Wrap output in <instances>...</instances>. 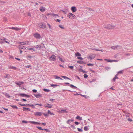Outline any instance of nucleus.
<instances>
[{
	"instance_id": "nucleus-1",
	"label": "nucleus",
	"mask_w": 133,
	"mask_h": 133,
	"mask_svg": "<svg viewBox=\"0 0 133 133\" xmlns=\"http://www.w3.org/2000/svg\"><path fill=\"white\" fill-rule=\"evenodd\" d=\"M104 27L105 28L108 29H112L115 28V26L110 24H108L107 25H104Z\"/></svg>"
},
{
	"instance_id": "nucleus-2",
	"label": "nucleus",
	"mask_w": 133,
	"mask_h": 133,
	"mask_svg": "<svg viewBox=\"0 0 133 133\" xmlns=\"http://www.w3.org/2000/svg\"><path fill=\"white\" fill-rule=\"evenodd\" d=\"M18 43L20 45H28L30 44V42L29 41H27L26 42H18Z\"/></svg>"
},
{
	"instance_id": "nucleus-3",
	"label": "nucleus",
	"mask_w": 133,
	"mask_h": 133,
	"mask_svg": "<svg viewBox=\"0 0 133 133\" xmlns=\"http://www.w3.org/2000/svg\"><path fill=\"white\" fill-rule=\"evenodd\" d=\"M67 16L70 19H74L76 17L75 15L71 13H69V14L67 15Z\"/></svg>"
},
{
	"instance_id": "nucleus-4",
	"label": "nucleus",
	"mask_w": 133,
	"mask_h": 133,
	"mask_svg": "<svg viewBox=\"0 0 133 133\" xmlns=\"http://www.w3.org/2000/svg\"><path fill=\"white\" fill-rule=\"evenodd\" d=\"M18 104L21 106H26V107H28V106H29V107H32V108H34V107H35V106L34 105L32 104H22L20 103H19Z\"/></svg>"
},
{
	"instance_id": "nucleus-5",
	"label": "nucleus",
	"mask_w": 133,
	"mask_h": 133,
	"mask_svg": "<svg viewBox=\"0 0 133 133\" xmlns=\"http://www.w3.org/2000/svg\"><path fill=\"white\" fill-rule=\"evenodd\" d=\"M37 39H40L41 38V36L40 34L38 33H36L33 35Z\"/></svg>"
},
{
	"instance_id": "nucleus-6",
	"label": "nucleus",
	"mask_w": 133,
	"mask_h": 133,
	"mask_svg": "<svg viewBox=\"0 0 133 133\" xmlns=\"http://www.w3.org/2000/svg\"><path fill=\"white\" fill-rule=\"evenodd\" d=\"M56 58V56L54 55H52L50 57H49V59L51 61H55Z\"/></svg>"
},
{
	"instance_id": "nucleus-7",
	"label": "nucleus",
	"mask_w": 133,
	"mask_h": 133,
	"mask_svg": "<svg viewBox=\"0 0 133 133\" xmlns=\"http://www.w3.org/2000/svg\"><path fill=\"white\" fill-rule=\"evenodd\" d=\"M121 48V46L119 45L114 46L111 47V48L114 50H116L117 49H120Z\"/></svg>"
},
{
	"instance_id": "nucleus-8",
	"label": "nucleus",
	"mask_w": 133,
	"mask_h": 133,
	"mask_svg": "<svg viewBox=\"0 0 133 133\" xmlns=\"http://www.w3.org/2000/svg\"><path fill=\"white\" fill-rule=\"evenodd\" d=\"M52 106L53 105L52 104H49L48 103H45L44 106V107L45 108H51Z\"/></svg>"
},
{
	"instance_id": "nucleus-9",
	"label": "nucleus",
	"mask_w": 133,
	"mask_h": 133,
	"mask_svg": "<svg viewBox=\"0 0 133 133\" xmlns=\"http://www.w3.org/2000/svg\"><path fill=\"white\" fill-rule=\"evenodd\" d=\"M44 44L42 43L41 45H37L36 48L37 49H41V48H43L44 47Z\"/></svg>"
},
{
	"instance_id": "nucleus-10",
	"label": "nucleus",
	"mask_w": 133,
	"mask_h": 133,
	"mask_svg": "<svg viewBox=\"0 0 133 133\" xmlns=\"http://www.w3.org/2000/svg\"><path fill=\"white\" fill-rule=\"evenodd\" d=\"M95 55L94 54H92L90 55L89 57H88L87 58L88 59H90V60H92L94 59L95 57Z\"/></svg>"
},
{
	"instance_id": "nucleus-11",
	"label": "nucleus",
	"mask_w": 133,
	"mask_h": 133,
	"mask_svg": "<svg viewBox=\"0 0 133 133\" xmlns=\"http://www.w3.org/2000/svg\"><path fill=\"white\" fill-rule=\"evenodd\" d=\"M34 96L37 98H40L42 96L41 95L40 93H39L38 94H34Z\"/></svg>"
},
{
	"instance_id": "nucleus-12",
	"label": "nucleus",
	"mask_w": 133,
	"mask_h": 133,
	"mask_svg": "<svg viewBox=\"0 0 133 133\" xmlns=\"http://www.w3.org/2000/svg\"><path fill=\"white\" fill-rule=\"evenodd\" d=\"M71 10L73 12H75L77 11V9L76 7L73 6L71 7Z\"/></svg>"
},
{
	"instance_id": "nucleus-13",
	"label": "nucleus",
	"mask_w": 133,
	"mask_h": 133,
	"mask_svg": "<svg viewBox=\"0 0 133 133\" xmlns=\"http://www.w3.org/2000/svg\"><path fill=\"white\" fill-rule=\"evenodd\" d=\"M39 10L43 12L45 11V7L41 6L39 8Z\"/></svg>"
},
{
	"instance_id": "nucleus-14",
	"label": "nucleus",
	"mask_w": 133,
	"mask_h": 133,
	"mask_svg": "<svg viewBox=\"0 0 133 133\" xmlns=\"http://www.w3.org/2000/svg\"><path fill=\"white\" fill-rule=\"evenodd\" d=\"M35 116H41L42 115V113L41 112H36L34 114Z\"/></svg>"
},
{
	"instance_id": "nucleus-15",
	"label": "nucleus",
	"mask_w": 133,
	"mask_h": 133,
	"mask_svg": "<svg viewBox=\"0 0 133 133\" xmlns=\"http://www.w3.org/2000/svg\"><path fill=\"white\" fill-rule=\"evenodd\" d=\"M29 122L33 124H34L37 125V124H40L41 123H38L37 122H36L34 121H29Z\"/></svg>"
},
{
	"instance_id": "nucleus-16",
	"label": "nucleus",
	"mask_w": 133,
	"mask_h": 133,
	"mask_svg": "<svg viewBox=\"0 0 133 133\" xmlns=\"http://www.w3.org/2000/svg\"><path fill=\"white\" fill-rule=\"evenodd\" d=\"M77 63L80 64H85V63L83 61H78L77 62Z\"/></svg>"
},
{
	"instance_id": "nucleus-17",
	"label": "nucleus",
	"mask_w": 133,
	"mask_h": 133,
	"mask_svg": "<svg viewBox=\"0 0 133 133\" xmlns=\"http://www.w3.org/2000/svg\"><path fill=\"white\" fill-rule=\"evenodd\" d=\"M54 78L56 79H60L61 80H63L62 79L60 78L57 75H54Z\"/></svg>"
},
{
	"instance_id": "nucleus-18",
	"label": "nucleus",
	"mask_w": 133,
	"mask_h": 133,
	"mask_svg": "<svg viewBox=\"0 0 133 133\" xmlns=\"http://www.w3.org/2000/svg\"><path fill=\"white\" fill-rule=\"evenodd\" d=\"M23 108V110L24 111L28 110V111H30V109L28 108H27L24 107Z\"/></svg>"
},
{
	"instance_id": "nucleus-19",
	"label": "nucleus",
	"mask_w": 133,
	"mask_h": 133,
	"mask_svg": "<svg viewBox=\"0 0 133 133\" xmlns=\"http://www.w3.org/2000/svg\"><path fill=\"white\" fill-rule=\"evenodd\" d=\"M19 49H26V48L25 46H23L22 45H20L19 46Z\"/></svg>"
},
{
	"instance_id": "nucleus-20",
	"label": "nucleus",
	"mask_w": 133,
	"mask_h": 133,
	"mask_svg": "<svg viewBox=\"0 0 133 133\" xmlns=\"http://www.w3.org/2000/svg\"><path fill=\"white\" fill-rule=\"evenodd\" d=\"M70 86L71 88L73 89H76L77 88V87L74 85L72 84H70Z\"/></svg>"
},
{
	"instance_id": "nucleus-21",
	"label": "nucleus",
	"mask_w": 133,
	"mask_h": 133,
	"mask_svg": "<svg viewBox=\"0 0 133 133\" xmlns=\"http://www.w3.org/2000/svg\"><path fill=\"white\" fill-rule=\"evenodd\" d=\"M61 77L65 79H69V80H71L70 79V78H69L66 77V76H62Z\"/></svg>"
},
{
	"instance_id": "nucleus-22",
	"label": "nucleus",
	"mask_w": 133,
	"mask_h": 133,
	"mask_svg": "<svg viewBox=\"0 0 133 133\" xmlns=\"http://www.w3.org/2000/svg\"><path fill=\"white\" fill-rule=\"evenodd\" d=\"M76 118L77 119L79 120H82V117H80L79 116H77L76 117Z\"/></svg>"
},
{
	"instance_id": "nucleus-23",
	"label": "nucleus",
	"mask_w": 133,
	"mask_h": 133,
	"mask_svg": "<svg viewBox=\"0 0 133 133\" xmlns=\"http://www.w3.org/2000/svg\"><path fill=\"white\" fill-rule=\"evenodd\" d=\"M60 112L61 113H63L64 112L66 113L67 111L66 110H62Z\"/></svg>"
},
{
	"instance_id": "nucleus-24",
	"label": "nucleus",
	"mask_w": 133,
	"mask_h": 133,
	"mask_svg": "<svg viewBox=\"0 0 133 133\" xmlns=\"http://www.w3.org/2000/svg\"><path fill=\"white\" fill-rule=\"evenodd\" d=\"M43 90L44 91L46 92H49L50 91L49 89H45V88L43 89Z\"/></svg>"
},
{
	"instance_id": "nucleus-25",
	"label": "nucleus",
	"mask_w": 133,
	"mask_h": 133,
	"mask_svg": "<svg viewBox=\"0 0 133 133\" xmlns=\"http://www.w3.org/2000/svg\"><path fill=\"white\" fill-rule=\"evenodd\" d=\"M75 56H81V55L79 52H77L75 54Z\"/></svg>"
},
{
	"instance_id": "nucleus-26",
	"label": "nucleus",
	"mask_w": 133,
	"mask_h": 133,
	"mask_svg": "<svg viewBox=\"0 0 133 133\" xmlns=\"http://www.w3.org/2000/svg\"><path fill=\"white\" fill-rule=\"evenodd\" d=\"M11 106L13 108L18 109V108L16 105H12Z\"/></svg>"
},
{
	"instance_id": "nucleus-27",
	"label": "nucleus",
	"mask_w": 133,
	"mask_h": 133,
	"mask_svg": "<svg viewBox=\"0 0 133 133\" xmlns=\"http://www.w3.org/2000/svg\"><path fill=\"white\" fill-rule=\"evenodd\" d=\"M84 129L85 131H87L89 129L88 127L87 126L84 127Z\"/></svg>"
},
{
	"instance_id": "nucleus-28",
	"label": "nucleus",
	"mask_w": 133,
	"mask_h": 133,
	"mask_svg": "<svg viewBox=\"0 0 133 133\" xmlns=\"http://www.w3.org/2000/svg\"><path fill=\"white\" fill-rule=\"evenodd\" d=\"M15 83L16 84L19 86H20L21 85V82H15Z\"/></svg>"
},
{
	"instance_id": "nucleus-29",
	"label": "nucleus",
	"mask_w": 133,
	"mask_h": 133,
	"mask_svg": "<svg viewBox=\"0 0 133 133\" xmlns=\"http://www.w3.org/2000/svg\"><path fill=\"white\" fill-rule=\"evenodd\" d=\"M10 68L11 69H16V67L13 66H11L10 67Z\"/></svg>"
},
{
	"instance_id": "nucleus-30",
	"label": "nucleus",
	"mask_w": 133,
	"mask_h": 133,
	"mask_svg": "<svg viewBox=\"0 0 133 133\" xmlns=\"http://www.w3.org/2000/svg\"><path fill=\"white\" fill-rule=\"evenodd\" d=\"M51 15L53 16H56V17L58 16L59 17V16H58V14H55L54 13L52 14Z\"/></svg>"
},
{
	"instance_id": "nucleus-31",
	"label": "nucleus",
	"mask_w": 133,
	"mask_h": 133,
	"mask_svg": "<svg viewBox=\"0 0 133 133\" xmlns=\"http://www.w3.org/2000/svg\"><path fill=\"white\" fill-rule=\"evenodd\" d=\"M19 96L22 97H25V94H19Z\"/></svg>"
},
{
	"instance_id": "nucleus-32",
	"label": "nucleus",
	"mask_w": 133,
	"mask_h": 133,
	"mask_svg": "<svg viewBox=\"0 0 133 133\" xmlns=\"http://www.w3.org/2000/svg\"><path fill=\"white\" fill-rule=\"evenodd\" d=\"M46 25L45 24H42L41 28H46Z\"/></svg>"
},
{
	"instance_id": "nucleus-33",
	"label": "nucleus",
	"mask_w": 133,
	"mask_h": 133,
	"mask_svg": "<svg viewBox=\"0 0 133 133\" xmlns=\"http://www.w3.org/2000/svg\"><path fill=\"white\" fill-rule=\"evenodd\" d=\"M58 86V85H57V84H51V87H57Z\"/></svg>"
},
{
	"instance_id": "nucleus-34",
	"label": "nucleus",
	"mask_w": 133,
	"mask_h": 133,
	"mask_svg": "<svg viewBox=\"0 0 133 133\" xmlns=\"http://www.w3.org/2000/svg\"><path fill=\"white\" fill-rule=\"evenodd\" d=\"M77 129L80 132H82L83 131V130H82L81 129L79 128H77Z\"/></svg>"
},
{
	"instance_id": "nucleus-35",
	"label": "nucleus",
	"mask_w": 133,
	"mask_h": 133,
	"mask_svg": "<svg viewBox=\"0 0 133 133\" xmlns=\"http://www.w3.org/2000/svg\"><path fill=\"white\" fill-rule=\"evenodd\" d=\"M36 128H38V129L39 130H44V129H42V128L41 127H37Z\"/></svg>"
},
{
	"instance_id": "nucleus-36",
	"label": "nucleus",
	"mask_w": 133,
	"mask_h": 133,
	"mask_svg": "<svg viewBox=\"0 0 133 133\" xmlns=\"http://www.w3.org/2000/svg\"><path fill=\"white\" fill-rule=\"evenodd\" d=\"M105 60L108 62H113V60H110V59H106Z\"/></svg>"
},
{
	"instance_id": "nucleus-37",
	"label": "nucleus",
	"mask_w": 133,
	"mask_h": 133,
	"mask_svg": "<svg viewBox=\"0 0 133 133\" xmlns=\"http://www.w3.org/2000/svg\"><path fill=\"white\" fill-rule=\"evenodd\" d=\"M123 70H121L119 71H118V72L117 74H123Z\"/></svg>"
},
{
	"instance_id": "nucleus-38",
	"label": "nucleus",
	"mask_w": 133,
	"mask_h": 133,
	"mask_svg": "<svg viewBox=\"0 0 133 133\" xmlns=\"http://www.w3.org/2000/svg\"><path fill=\"white\" fill-rule=\"evenodd\" d=\"M58 58L59 59V60L60 61H61V62H62L63 61L62 59V58H61L60 57L58 56Z\"/></svg>"
},
{
	"instance_id": "nucleus-39",
	"label": "nucleus",
	"mask_w": 133,
	"mask_h": 133,
	"mask_svg": "<svg viewBox=\"0 0 133 133\" xmlns=\"http://www.w3.org/2000/svg\"><path fill=\"white\" fill-rule=\"evenodd\" d=\"M84 77L85 78H87L88 77V76L87 74H84Z\"/></svg>"
},
{
	"instance_id": "nucleus-40",
	"label": "nucleus",
	"mask_w": 133,
	"mask_h": 133,
	"mask_svg": "<svg viewBox=\"0 0 133 133\" xmlns=\"http://www.w3.org/2000/svg\"><path fill=\"white\" fill-rule=\"evenodd\" d=\"M77 58L78 59H81V60H82L83 59V58L81 57H78Z\"/></svg>"
},
{
	"instance_id": "nucleus-41",
	"label": "nucleus",
	"mask_w": 133,
	"mask_h": 133,
	"mask_svg": "<svg viewBox=\"0 0 133 133\" xmlns=\"http://www.w3.org/2000/svg\"><path fill=\"white\" fill-rule=\"evenodd\" d=\"M44 129V130H45L47 132H50V130L48 129Z\"/></svg>"
},
{
	"instance_id": "nucleus-42",
	"label": "nucleus",
	"mask_w": 133,
	"mask_h": 133,
	"mask_svg": "<svg viewBox=\"0 0 133 133\" xmlns=\"http://www.w3.org/2000/svg\"><path fill=\"white\" fill-rule=\"evenodd\" d=\"M87 65L89 66H93L94 65L93 64L91 63H89L87 64Z\"/></svg>"
},
{
	"instance_id": "nucleus-43",
	"label": "nucleus",
	"mask_w": 133,
	"mask_h": 133,
	"mask_svg": "<svg viewBox=\"0 0 133 133\" xmlns=\"http://www.w3.org/2000/svg\"><path fill=\"white\" fill-rule=\"evenodd\" d=\"M5 96H6L8 98H10V96L9 95V94H8L6 93L5 94Z\"/></svg>"
},
{
	"instance_id": "nucleus-44",
	"label": "nucleus",
	"mask_w": 133,
	"mask_h": 133,
	"mask_svg": "<svg viewBox=\"0 0 133 133\" xmlns=\"http://www.w3.org/2000/svg\"><path fill=\"white\" fill-rule=\"evenodd\" d=\"M59 27L62 29H64V28L61 25H59Z\"/></svg>"
},
{
	"instance_id": "nucleus-45",
	"label": "nucleus",
	"mask_w": 133,
	"mask_h": 133,
	"mask_svg": "<svg viewBox=\"0 0 133 133\" xmlns=\"http://www.w3.org/2000/svg\"><path fill=\"white\" fill-rule=\"evenodd\" d=\"M32 91L34 93H36L37 92V91L36 89H33Z\"/></svg>"
},
{
	"instance_id": "nucleus-46",
	"label": "nucleus",
	"mask_w": 133,
	"mask_h": 133,
	"mask_svg": "<svg viewBox=\"0 0 133 133\" xmlns=\"http://www.w3.org/2000/svg\"><path fill=\"white\" fill-rule=\"evenodd\" d=\"M22 123H27L28 122L26 121H22Z\"/></svg>"
},
{
	"instance_id": "nucleus-47",
	"label": "nucleus",
	"mask_w": 133,
	"mask_h": 133,
	"mask_svg": "<svg viewBox=\"0 0 133 133\" xmlns=\"http://www.w3.org/2000/svg\"><path fill=\"white\" fill-rule=\"evenodd\" d=\"M110 68V67H107L105 68L107 70H109Z\"/></svg>"
},
{
	"instance_id": "nucleus-48",
	"label": "nucleus",
	"mask_w": 133,
	"mask_h": 133,
	"mask_svg": "<svg viewBox=\"0 0 133 133\" xmlns=\"http://www.w3.org/2000/svg\"><path fill=\"white\" fill-rule=\"evenodd\" d=\"M43 115L47 117V116H49V115H48V114H47L46 113H44L43 114Z\"/></svg>"
},
{
	"instance_id": "nucleus-49",
	"label": "nucleus",
	"mask_w": 133,
	"mask_h": 133,
	"mask_svg": "<svg viewBox=\"0 0 133 133\" xmlns=\"http://www.w3.org/2000/svg\"><path fill=\"white\" fill-rule=\"evenodd\" d=\"M20 29V28H18L15 27V30H16L17 31H18V30H19Z\"/></svg>"
},
{
	"instance_id": "nucleus-50",
	"label": "nucleus",
	"mask_w": 133,
	"mask_h": 133,
	"mask_svg": "<svg viewBox=\"0 0 133 133\" xmlns=\"http://www.w3.org/2000/svg\"><path fill=\"white\" fill-rule=\"evenodd\" d=\"M118 74H117L115 76V77H115L116 79H118Z\"/></svg>"
},
{
	"instance_id": "nucleus-51",
	"label": "nucleus",
	"mask_w": 133,
	"mask_h": 133,
	"mask_svg": "<svg viewBox=\"0 0 133 133\" xmlns=\"http://www.w3.org/2000/svg\"><path fill=\"white\" fill-rule=\"evenodd\" d=\"M92 49V50H96L97 51H99V49H95V48H94L93 49Z\"/></svg>"
},
{
	"instance_id": "nucleus-52",
	"label": "nucleus",
	"mask_w": 133,
	"mask_h": 133,
	"mask_svg": "<svg viewBox=\"0 0 133 133\" xmlns=\"http://www.w3.org/2000/svg\"><path fill=\"white\" fill-rule=\"evenodd\" d=\"M116 78L115 77H114L113 79L112 80V81H114V82H115L116 81Z\"/></svg>"
},
{
	"instance_id": "nucleus-53",
	"label": "nucleus",
	"mask_w": 133,
	"mask_h": 133,
	"mask_svg": "<svg viewBox=\"0 0 133 133\" xmlns=\"http://www.w3.org/2000/svg\"><path fill=\"white\" fill-rule=\"evenodd\" d=\"M69 68H70L71 69H73L74 68V66H69Z\"/></svg>"
},
{
	"instance_id": "nucleus-54",
	"label": "nucleus",
	"mask_w": 133,
	"mask_h": 133,
	"mask_svg": "<svg viewBox=\"0 0 133 133\" xmlns=\"http://www.w3.org/2000/svg\"><path fill=\"white\" fill-rule=\"evenodd\" d=\"M56 22H57L59 23H60L61 22V20L59 19H57L56 20H55Z\"/></svg>"
},
{
	"instance_id": "nucleus-55",
	"label": "nucleus",
	"mask_w": 133,
	"mask_h": 133,
	"mask_svg": "<svg viewBox=\"0 0 133 133\" xmlns=\"http://www.w3.org/2000/svg\"><path fill=\"white\" fill-rule=\"evenodd\" d=\"M47 25L49 26V27L50 29H51V26L49 23H47Z\"/></svg>"
},
{
	"instance_id": "nucleus-56",
	"label": "nucleus",
	"mask_w": 133,
	"mask_h": 133,
	"mask_svg": "<svg viewBox=\"0 0 133 133\" xmlns=\"http://www.w3.org/2000/svg\"><path fill=\"white\" fill-rule=\"evenodd\" d=\"M5 2H2V1H0V4H3Z\"/></svg>"
},
{
	"instance_id": "nucleus-57",
	"label": "nucleus",
	"mask_w": 133,
	"mask_h": 133,
	"mask_svg": "<svg viewBox=\"0 0 133 133\" xmlns=\"http://www.w3.org/2000/svg\"><path fill=\"white\" fill-rule=\"evenodd\" d=\"M25 97H30V96L29 95H28L25 94Z\"/></svg>"
},
{
	"instance_id": "nucleus-58",
	"label": "nucleus",
	"mask_w": 133,
	"mask_h": 133,
	"mask_svg": "<svg viewBox=\"0 0 133 133\" xmlns=\"http://www.w3.org/2000/svg\"><path fill=\"white\" fill-rule=\"evenodd\" d=\"M75 123L76 125H78L79 124V123L77 122H75Z\"/></svg>"
},
{
	"instance_id": "nucleus-59",
	"label": "nucleus",
	"mask_w": 133,
	"mask_h": 133,
	"mask_svg": "<svg viewBox=\"0 0 133 133\" xmlns=\"http://www.w3.org/2000/svg\"><path fill=\"white\" fill-rule=\"evenodd\" d=\"M82 72H83L85 74L87 73V72L86 71L84 70H82Z\"/></svg>"
},
{
	"instance_id": "nucleus-60",
	"label": "nucleus",
	"mask_w": 133,
	"mask_h": 133,
	"mask_svg": "<svg viewBox=\"0 0 133 133\" xmlns=\"http://www.w3.org/2000/svg\"><path fill=\"white\" fill-rule=\"evenodd\" d=\"M81 96H83V97H85V98H86V96L85 95H82L81 94Z\"/></svg>"
},
{
	"instance_id": "nucleus-61",
	"label": "nucleus",
	"mask_w": 133,
	"mask_h": 133,
	"mask_svg": "<svg viewBox=\"0 0 133 133\" xmlns=\"http://www.w3.org/2000/svg\"><path fill=\"white\" fill-rule=\"evenodd\" d=\"M71 127L73 129L75 128V126L74 125H71Z\"/></svg>"
},
{
	"instance_id": "nucleus-62",
	"label": "nucleus",
	"mask_w": 133,
	"mask_h": 133,
	"mask_svg": "<svg viewBox=\"0 0 133 133\" xmlns=\"http://www.w3.org/2000/svg\"><path fill=\"white\" fill-rule=\"evenodd\" d=\"M118 61V60H113V62H117Z\"/></svg>"
},
{
	"instance_id": "nucleus-63",
	"label": "nucleus",
	"mask_w": 133,
	"mask_h": 133,
	"mask_svg": "<svg viewBox=\"0 0 133 133\" xmlns=\"http://www.w3.org/2000/svg\"><path fill=\"white\" fill-rule=\"evenodd\" d=\"M128 121L130 122H131L132 121V120L130 118H128Z\"/></svg>"
},
{
	"instance_id": "nucleus-64",
	"label": "nucleus",
	"mask_w": 133,
	"mask_h": 133,
	"mask_svg": "<svg viewBox=\"0 0 133 133\" xmlns=\"http://www.w3.org/2000/svg\"><path fill=\"white\" fill-rule=\"evenodd\" d=\"M51 112L49 110H48V115L49 114H50Z\"/></svg>"
}]
</instances>
